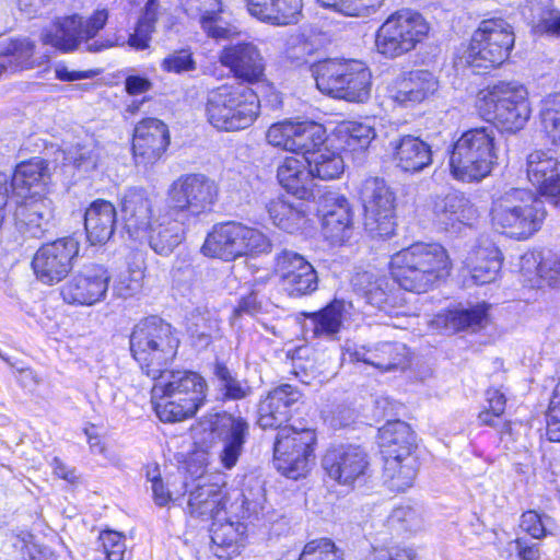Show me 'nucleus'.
Masks as SVG:
<instances>
[{"label": "nucleus", "instance_id": "6e6d98bb", "mask_svg": "<svg viewBox=\"0 0 560 560\" xmlns=\"http://www.w3.org/2000/svg\"><path fill=\"white\" fill-rule=\"evenodd\" d=\"M299 560H345L343 552L329 538H319L308 541Z\"/></svg>", "mask_w": 560, "mask_h": 560}, {"label": "nucleus", "instance_id": "412c9836", "mask_svg": "<svg viewBox=\"0 0 560 560\" xmlns=\"http://www.w3.org/2000/svg\"><path fill=\"white\" fill-rule=\"evenodd\" d=\"M170 144L167 126L160 119L145 118L135 128L132 151L138 165H152Z\"/></svg>", "mask_w": 560, "mask_h": 560}, {"label": "nucleus", "instance_id": "4be33fe9", "mask_svg": "<svg viewBox=\"0 0 560 560\" xmlns=\"http://www.w3.org/2000/svg\"><path fill=\"white\" fill-rule=\"evenodd\" d=\"M528 180L560 208V162L548 151L534 150L526 156Z\"/></svg>", "mask_w": 560, "mask_h": 560}, {"label": "nucleus", "instance_id": "423d86ee", "mask_svg": "<svg viewBox=\"0 0 560 560\" xmlns=\"http://www.w3.org/2000/svg\"><path fill=\"white\" fill-rule=\"evenodd\" d=\"M476 108L482 118L509 133L522 130L532 115L528 90L517 81H500L479 91Z\"/></svg>", "mask_w": 560, "mask_h": 560}, {"label": "nucleus", "instance_id": "a878e982", "mask_svg": "<svg viewBox=\"0 0 560 560\" xmlns=\"http://www.w3.org/2000/svg\"><path fill=\"white\" fill-rule=\"evenodd\" d=\"M463 264L472 283L482 285L497 279L502 259L499 248L490 240L480 238L471 246Z\"/></svg>", "mask_w": 560, "mask_h": 560}, {"label": "nucleus", "instance_id": "a18cd8bd", "mask_svg": "<svg viewBox=\"0 0 560 560\" xmlns=\"http://www.w3.org/2000/svg\"><path fill=\"white\" fill-rule=\"evenodd\" d=\"M488 306L477 304L470 308H458L448 311L440 319L443 320L445 328L452 331H459L465 329H480L487 324Z\"/></svg>", "mask_w": 560, "mask_h": 560}, {"label": "nucleus", "instance_id": "0e129e2a", "mask_svg": "<svg viewBox=\"0 0 560 560\" xmlns=\"http://www.w3.org/2000/svg\"><path fill=\"white\" fill-rule=\"evenodd\" d=\"M143 285V272L141 270H128L121 273L113 285L116 296L128 299L138 294Z\"/></svg>", "mask_w": 560, "mask_h": 560}, {"label": "nucleus", "instance_id": "e433bc0d", "mask_svg": "<svg viewBox=\"0 0 560 560\" xmlns=\"http://www.w3.org/2000/svg\"><path fill=\"white\" fill-rule=\"evenodd\" d=\"M279 184L299 200H306L313 194V178L305 159L285 158L277 170Z\"/></svg>", "mask_w": 560, "mask_h": 560}, {"label": "nucleus", "instance_id": "c85d7f7f", "mask_svg": "<svg viewBox=\"0 0 560 560\" xmlns=\"http://www.w3.org/2000/svg\"><path fill=\"white\" fill-rule=\"evenodd\" d=\"M186 222L167 207L165 212L154 219L142 241H147L156 254L166 256L182 243Z\"/></svg>", "mask_w": 560, "mask_h": 560}, {"label": "nucleus", "instance_id": "c9c22d12", "mask_svg": "<svg viewBox=\"0 0 560 560\" xmlns=\"http://www.w3.org/2000/svg\"><path fill=\"white\" fill-rule=\"evenodd\" d=\"M184 11L191 18H199L202 30L215 39L229 38L232 30L221 19L220 0H178Z\"/></svg>", "mask_w": 560, "mask_h": 560}, {"label": "nucleus", "instance_id": "de8ad7c7", "mask_svg": "<svg viewBox=\"0 0 560 560\" xmlns=\"http://www.w3.org/2000/svg\"><path fill=\"white\" fill-rule=\"evenodd\" d=\"M539 126L549 141L560 145V93L545 96L539 104Z\"/></svg>", "mask_w": 560, "mask_h": 560}, {"label": "nucleus", "instance_id": "ea45409f", "mask_svg": "<svg viewBox=\"0 0 560 560\" xmlns=\"http://www.w3.org/2000/svg\"><path fill=\"white\" fill-rule=\"evenodd\" d=\"M266 210L272 224L288 233L300 231L306 222V209L302 200L294 202L289 197L278 196L267 202Z\"/></svg>", "mask_w": 560, "mask_h": 560}, {"label": "nucleus", "instance_id": "b1692460", "mask_svg": "<svg viewBox=\"0 0 560 560\" xmlns=\"http://www.w3.org/2000/svg\"><path fill=\"white\" fill-rule=\"evenodd\" d=\"M323 232L334 243L343 242L349 237L353 224V212L350 202L338 192H327L319 205Z\"/></svg>", "mask_w": 560, "mask_h": 560}, {"label": "nucleus", "instance_id": "7ed1b4c3", "mask_svg": "<svg viewBox=\"0 0 560 560\" xmlns=\"http://www.w3.org/2000/svg\"><path fill=\"white\" fill-rule=\"evenodd\" d=\"M155 381L152 399L161 421L178 422L192 417L203 404L207 383L196 372L166 369Z\"/></svg>", "mask_w": 560, "mask_h": 560}, {"label": "nucleus", "instance_id": "f03ea898", "mask_svg": "<svg viewBox=\"0 0 560 560\" xmlns=\"http://www.w3.org/2000/svg\"><path fill=\"white\" fill-rule=\"evenodd\" d=\"M447 250L439 243L416 242L390 257L392 278L400 289L421 294L444 281L452 271Z\"/></svg>", "mask_w": 560, "mask_h": 560}, {"label": "nucleus", "instance_id": "2f4dec72", "mask_svg": "<svg viewBox=\"0 0 560 560\" xmlns=\"http://www.w3.org/2000/svg\"><path fill=\"white\" fill-rule=\"evenodd\" d=\"M50 182L48 164L40 159H34L16 166L9 190L19 198L43 197L42 192Z\"/></svg>", "mask_w": 560, "mask_h": 560}, {"label": "nucleus", "instance_id": "79ce46f5", "mask_svg": "<svg viewBox=\"0 0 560 560\" xmlns=\"http://www.w3.org/2000/svg\"><path fill=\"white\" fill-rule=\"evenodd\" d=\"M35 44L27 37H9L0 40V58L9 72L34 67Z\"/></svg>", "mask_w": 560, "mask_h": 560}, {"label": "nucleus", "instance_id": "c756f323", "mask_svg": "<svg viewBox=\"0 0 560 560\" xmlns=\"http://www.w3.org/2000/svg\"><path fill=\"white\" fill-rule=\"evenodd\" d=\"M301 315L304 317L303 329L306 336L335 340L343 326L346 303L334 300L317 312L302 313Z\"/></svg>", "mask_w": 560, "mask_h": 560}, {"label": "nucleus", "instance_id": "a211bd4d", "mask_svg": "<svg viewBox=\"0 0 560 560\" xmlns=\"http://www.w3.org/2000/svg\"><path fill=\"white\" fill-rule=\"evenodd\" d=\"M213 439L218 440L222 448L219 457L224 468H233L244 448L249 434L248 422L230 413L215 415L208 423Z\"/></svg>", "mask_w": 560, "mask_h": 560}, {"label": "nucleus", "instance_id": "49530a36", "mask_svg": "<svg viewBox=\"0 0 560 560\" xmlns=\"http://www.w3.org/2000/svg\"><path fill=\"white\" fill-rule=\"evenodd\" d=\"M306 163L313 179L315 177L323 180L335 179L345 170L343 160L340 154L330 150L327 144L317 153H314V155H307Z\"/></svg>", "mask_w": 560, "mask_h": 560}, {"label": "nucleus", "instance_id": "9b49d317", "mask_svg": "<svg viewBox=\"0 0 560 560\" xmlns=\"http://www.w3.org/2000/svg\"><path fill=\"white\" fill-rule=\"evenodd\" d=\"M271 248L270 240L258 229L230 221L213 226L201 249L206 256L230 261L245 255L268 254Z\"/></svg>", "mask_w": 560, "mask_h": 560}, {"label": "nucleus", "instance_id": "f3484780", "mask_svg": "<svg viewBox=\"0 0 560 560\" xmlns=\"http://www.w3.org/2000/svg\"><path fill=\"white\" fill-rule=\"evenodd\" d=\"M110 275L102 265L85 266L61 287L68 304L91 306L103 301L108 291Z\"/></svg>", "mask_w": 560, "mask_h": 560}, {"label": "nucleus", "instance_id": "052dcab7", "mask_svg": "<svg viewBox=\"0 0 560 560\" xmlns=\"http://www.w3.org/2000/svg\"><path fill=\"white\" fill-rule=\"evenodd\" d=\"M213 491H218V479H215V476L200 475L196 479V485L189 491L187 505L189 514L200 509L202 502H207L213 495Z\"/></svg>", "mask_w": 560, "mask_h": 560}, {"label": "nucleus", "instance_id": "5701e85b", "mask_svg": "<svg viewBox=\"0 0 560 560\" xmlns=\"http://www.w3.org/2000/svg\"><path fill=\"white\" fill-rule=\"evenodd\" d=\"M220 62L233 74L248 83H256L265 75V60L258 47L252 43H242L224 47Z\"/></svg>", "mask_w": 560, "mask_h": 560}, {"label": "nucleus", "instance_id": "dca6fc26", "mask_svg": "<svg viewBox=\"0 0 560 560\" xmlns=\"http://www.w3.org/2000/svg\"><path fill=\"white\" fill-rule=\"evenodd\" d=\"M80 244L73 237H62L42 245L32 260L36 279L46 285L62 281L73 269Z\"/></svg>", "mask_w": 560, "mask_h": 560}, {"label": "nucleus", "instance_id": "e2e57ef3", "mask_svg": "<svg viewBox=\"0 0 560 560\" xmlns=\"http://www.w3.org/2000/svg\"><path fill=\"white\" fill-rule=\"evenodd\" d=\"M392 527L406 532H417L422 527L423 521L420 514L410 506H398L388 517Z\"/></svg>", "mask_w": 560, "mask_h": 560}, {"label": "nucleus", "instance_id": "f8f14e48", "mask_svg": "<svg viewBox=\"0 0 560 560\" xmlns=\"http://www.w3.org/2000/svg\"><path fill=\"white\" fill-rule=\"evenodd\" d=\"M429 24L424 18L410 10H400L390 14L375 34V47L386 58H397L424 40Z\"/></svg>", "mask_w": 560, "mask_h": 560}, {"label": "nucleus", "instance_id": "3c124183", "mask_svg": "<svg viewBox=\"0 0 560 560\" xmlns=\"http://www.w3.org/2000/svg\"><path fill=\"white\" fill-rule=\"evenodd\" d=\"M214 375L225 399L241 400L252 394V387L247 382L238 380L223 363H215Z\"/></svg>", "mask_w": 560, "mask_h": 560}, {"label": "nucleus", "instance_id": "f257e3e1", "mask_svg": "<svg viewBox=\"0 0 560 560\" xmlns=\"http://www.w3.org/2000/svg\"><path fill=\"white\" fill-rule=\"evenodd\" d=\"M302 394L290 384L270 390L258 407V424L262 429H278L273 446V464L278 471L290 479L304 477L314 462L315 432L285 425L293 406Z\"/></svg>", "mask_w": 560, "mask_h": 560}, {"label": "nucleus", "instance_id": "aec40b11", "mask_svg": "<svg viewBox=\"0 0 560 560\" xmlns=\"http://www.w3.org/2000/svg\"><path fill=\"white\" fill-rule=\"evenodd\" d=\"M343 357H348L352 362H363L385 372L404 370L409 363V350L401 342L385 341L366 348L348 341L343 347Z\"/></svg>", "mask_w": 560, "mask_h": 560}, {"label": "nucleus", "instance_id": "603ef678", "mask_svg": "<svg viewBox=\"0 0 560 560\" xmlns=\"http://www.w3.org/2000/svg\"><path fill=\"white\" fill-rule=\"evenodd\" d=\"M296 275L287 272V279L280 282L281 288L290 296H302L317 289L318 278L314 267L307 262Z\"/></svg>", "mask_w": 560, "mask_h": 560}, {"label": "nucleus", "instance_id": "2eb2a0df", "mask_svg": "<svg viewBox=\"0 0 560 560\" xmlns=\"http://www.w3.org/2000/svg\"><path fill=\"white\" fill-rule=\"evenodd\" d=\"M360 198L364 209V230L373 238H387L396 229L395 196L383 179L362 183Z\"/></svg>", "mask_w": 560, "mask_h": 560}, {"label": "nucleus", "instance_id": "4d7b16f0", "mask_svg": "<svg viewBox=\"0 0 560 560\" xmlns=\"http://www.w3.org/2000/svg\"><path fill=\"white\" fill-rule=\"evenodd\" d=\"M100 159V150L93 143L78 144L65 151V161L83 172L92 171L96 167Z\"/></svg>", "mask_w": 560, "mask_h": 560}, {"label": "nucleus", "instance_id": "13d9d810", "mask_svg": "<svg viewBox=\"0 0 560 560\" xmlns=\"http://www.w3.org/2000/svg\"><path fill=\"white\" fill-rule=\"evenodd\" d=\"M97 550L106 560H124L126 553V538L121 533L106 529L100 533Z\"/></svg>", "mask_w": 560, "mask_h": 560}, {"label": "nucleus", "instance_id": "a19ab883", "mask_svg": "<svg viewBox=\"0 0 560 560\" xmlns=\"http://www.w3.org/2000/svg\"><path fill=\"white\" fill-rule=\"evenodd\" d=\"M389 457H384L383 480L392 491H405L410 488L417 476V457L405 452L399 456L389 451Z\"/></svg>", "mask_w": 560, "mask_h": 560}, {"label": "nucleus", "instance_id": "f704fd0d", "mask_svg": "<svg viewBox=\"0 0 560 560\" xmlns=\"http://www.w3.org/2000/svg\"><path fill=\"white\" fill-rule=\"evenodd\" d=\"M116 209L104 199L93 201L84 213V229L91 245H103L115 231Z\"/></svg>", "mask_w": 560, "mask_h": 560}, {"label": "nucleus", "instance_id": "cd10ccee", "mask_svg": "<svg viewBox=\"0 0 560 560\" xmlns=\"http://www.w3.org/2000/svg\"><path fill=\"white\" fill-rule=\"evenodd\" d=\"M54 212L50 199L44 196L25 198L15 209V224L22 233L39 238L51 226Z\"/></svg>", "mask_w": 560, "mask_h": 560}, {"label": "nucleus", "instance_id": "338daca9", "mask_svg": "<svg viewBox=\"0 0 560 560\" xmlns=\"http://www.w3.org/2000/svg\"><path fill=\"white\" fill-rule=\"evenodd\" d=\"M308 352L306 347L299 348L292 357V374L302 384L310 385L318 376L317 369L310 360L303 361V355Z\"/></svg>", "mask_w": 560, "mask_h": 560}, {"label": "nucleus", "instance_id": "bf43d9fd", "mask_svg": "<svg viewBox=\"0 0 560 560\" xmlns=\"http://www.w3.org/2000/svg\"><path fill=\"white\" fill-rule=\"evenodd\" d=\"M298 121L283 120L271 125L266 133L269 144L291 151L294 144Z\"/></svg>", "mask_w": 560, "mask_h": 560}, {"label": "nucleus", "instance_id": "c03bdc74", "mask_svg": "<svg viewBox=\"0 0 560 560\" xmlns=\"http://www.w3.org/2000/svg\"><path fill=\"white\" fill-rule=\"evenodd\" d=\"M327 135L323 125L314 121H298L294 144L291 152L302 154L305 162L307 155H314L326 145Z\"/></svg>", "mask_w": 560, "mask_h": 560}, {"label": "nucleus", "instance_id": "58836bf2", "mask_svg": "<svg viewBox=\"0 0 560 560\" xmlns=\"http://www.w3.org/2000/svg\"><path fill=\"white\" fill-rule=\"evenodd\" d=\"M246 526L241 522L222 518L213 522L211 527V551L221 560H231L240 553L245 539Z\"/></svg>", "mask_w": 560, "mask_h": 560}, {"label": "nucleus", "instance_id": "5fc2aeb1", "mask_svg": "<svg viewBox=\"0 0 560 560\" xmlns=\"http://www.w3.org/2000/svg\"><path fill=\"white\" fill-rule=\"evenodd\" d=\"M218 479V491H213V495L207 502H202L200 509L194 511L190 515L200 517L201 520H213L214 522L222 518L221 514L225 513L228 503V493L225 482L221 476H215Z\"/></svg>", "mask_w": 560, "mask_h": 560}, {"label": "nucleus", "instance_id": "72a5a7b5", "mask_svg": "<svg viewBox=\"0 0 560 560\" xmlns=\"http://www.w3.org/2000/svg\"><path fill=\"white\" fill-rule=\"evenodd\" d=\"M252 16L273 25L295 24L302 12V0H246Z\"/></svg>", "mask_w": 560, "mask_h": 560}, {"label": "nucleus", "instance_id": "9d476101", "mask_svg": "<svg viewBox=\"0 0 560 560\" xmlns=\"http://www.w3.org/2000/svg\"><path fill=\"white\" fill-rule=\"evenodd\" d=\"M107 20L108 12L105 9L96 10L88 20L78 13L58 18L51 27L46 30L43 40L66 52L81 46L89 52H100L116 45L108 38H95Z\"/></svg>", "mask_w": 560, "mask_h": 560}, {"label": "nucleus", "instance_id": "ddd939ff", "mask_svg": "<svg viewBox=\"0 0 560 560\" xmlns=\"http://www.w3.org/2000/svg\"><path fill=\"white\" fill-rule=\"evenodd\" d=\"M514 42L513 28L506 21L483 20L474 32L464 58L475 68L497 67L509 58Z\"/></svg>", "mask_w": 560, "mask_h": 560}, {"label": "nucleus", "instance_id": "393cba45", "mask_svg": "<svg viewBox=\"0 0 560 560\" xmlns=\"http://www.w3.org/2000/svg\"><path fill=\"white\" fill-rule=\"evenodd\" d=\"M439 88L436 78L427 70H416L396 78L388 89L389 97L400 106L421 103Z\"/></svg>", "mask_w": 560, "mask_h": 560}, {"label": "nucleus", "instance_id": "1a4fd4ad", "mask_svg": "<svg viewBox=\"0 0 560 560\" xmlns=\"http://www.w3.org/2000/svg\"><path fill=\"white\" fill-rule=\"evenodd\" d=\"M312 72L323 94L351 103H364L370 98L372 74L362 61L326 59L313 65Z\"/></svg>", "mask_w": 560, "mask_h": 560}, {"label": "nucleus", "instance_id": "7c9ffc66", "mask_svg": "<svg viewBox=\"0 0 560 560\" xmlns=\"http://www.w3.org/2000/svg\"><path fill=\"white\" fill-rule=\"evenodd\" d=\"M353 284L361 288L369 304L388 315L396 314L395 310L402 305L400 291L386 277L375 278L365 271L353 278Z\"/></svg>", "mask_w": 560, "mask_h": 560}, {"label": "nucleus", "instance_id": "8fccbe9b", "mask_svg": "<svg viewBox=\"0 0 560 560\" xmlns=\"http://www.w3.org/2000/svg\"><path fill=\"white\" fill-rule=\"evenodd\" d=\"M486 400L488 408L479 412V421L485 425L497 428L501 433L510 432L511 424L502 419L506 406L505 395L497 388H489L486 392Z\"/></svg>", "mask_w": 560, "mask_h": 560}, {"label": "nucleus", "instance_id": "69168bd1", "mask_svg": "<svg viewBox=\"0 0 560 560\" xmlns=\"http://www.w3.org/2000/svg\"><path fill=\"white\" fill-rule=\"evenodd\" d=\"M160 66L163 71L176 74L194 71L197 67L189 49H179L168 54Z\"/></svg>", "mask_w": 560, "mask_h": 560}, {"label": "nucleus", "instance_id": "37998d69", "mask_svg": "<svg viewBox=\"0 0 560 560\" xmlns=\"http://www.w3.org/2000/svg\"><path fill=\"white\" fill-rule=\"evenodd\" d=\"M382 453L389 457V451L396 455L406 456L405 452L412 454L415 447V434L410 427L404 421L387 422L381 429Z\"/></svg>", "mask_w": 560, "mask_h": 560}, {"label": "nucleus", "instance_id": "0eeeda50", "mask_svg": "<svg viewBox=\"0 0 560 560\" xmlns=\"http://www.w3.org/2000/svg\"><path fill=\"white\" fill-rule=\"evenodd\" d=\"M544 202L528 189L511 188L492 201L493 229L510 237L525 240L539 230L545 219Z\"/></svg>", "mask_w": 560, "mask_h": 560}, {"label": "nucleus", "instance_id": "473e14b6", "mask_svg": "<svg viewBox=\"0 0 560 560\" xmlns=\"http://www.w3.org/2000/svg\"><path fill=\"white\" fill-rule=\"evenodd\" d=\"M393 162L406 173H418L432 164L431 147L418 137L404 136L390 142Z\"/></svg>", "mask_w": 560, "mask_h": 560}, {"label": "nucleus", "instance_id": "bb28decb", "mask_svg": "<svg viewBox=\"0 0 560 560\" xmlns=\"http://www.w3.org/2000/svg\"><path fill=\"white\" fill-rule=\"evenodd\" d=\"M121 214L130 237L142 241L156 218L153 215V201L143 189L132 188L121 199Z\"/></svg>", "mask_w": 560, "mask_h": 560}, {"label": "nucleus", "instance_id": "680f3d73", "mask_svg": "<svg viewBox=\"0 0 560 560\" xmlns=\"http://www.w3.org/2000/svg\"><path fill=\"white\" fill-rule=\"evenodd\" d=\"M307 262L302 255L293 250L283 249L275 257V272L279 276L280 282H282L287 279V272L296 275Z\"/></svg>", "mask_w": 560, "mask_h": 560}, {"label": "nucleus", "instance_id": "4468645a", "mask_svg": "<svg viewBox=\"0 0 560 560\" xmlns=\"http://www.w3.org/2000/svg\"><path fill=\"white\" fill-rule=\"evenodd\" d=\"M218 197L214 180L203 174H185L175 179L167 190V207L180 219L189 221L211 211Z\"/></svg>", "mask_w": 560, "mask_h": 560}, {"label": "nucleus", "instance_id": "6e6552de", "mask_svg": "<svg viewBox=\"0 0 560 560\" xmlns=\"http://www.w3.org/2000/svg\"><path fill=\"white\" fill-rule=\"evenodd\" d=\"M256 93L240 83L222 84L208 92L206 117L219 131L233 132L248 128L259 115Z\"/></svg>", "mask_w": 560, "mask_h": 560}, {"label": "nucleus", "instance_id": "6ab92c4d", "mask_svg": "<svg viewBox=\"0 0 560 560\" xmlns=\"http://www.w3.org/2000/svg\"><path fill=\"white\" fill-rule=\"evenodd\" d=\"M322 466L327 476L343 486L362 478L369 467L368 455L358 446H337L327 450Z\"/></svg>", "mask_w": 560, "mask_h": 560}, {"label": "nucleus", "instance_id": "20e7f679", "mask_svg": "<svg viewBox=\"0 0 560 560\" xmlns=\"http://www.w3.org/2000/svg\"><path fill=\"white\" fill-rule=\"evenodd\" d=\"M497 130L480 126L464 131L448 148L452 176L464 183L480 182L498 164Z\"/></svg>", "mask_w": 560, "mask_h": 560}, {"label": "nucleus", "instance_id": "4c0bfd02", "mask_svg": "<svg viewBox=\"0 0 560 560\" xmlns=\"http://www.w3.org/2000/svg\"><path fill=\"white\" fill-rule=\"evenodd\" d=\"M434 212L445 229H459L457 225H470L478 217L471 201L459 191H452L434 206Z\"/></svg>", "mask_w": 560, "mask_h": 560}, {"label": "nucleus", "instance_id": "09e8293b", "mask_svg": "<svg viewBox=\"0 0 560 560\" xmlns=\"http://www.w3.org/2000/svg\"><path fill=\"white\" fill-rule=\"evenodd\" d=\"M337 136L348 151L365 150L375 137L374 128L360 121H343L337 127Z\"/></svg>", "mask_w": 560, "mask_h": 560}, {"label": "nucleus", "instance_id": "864d4df0", "mask_svg": "<svg viewBox=\"0 0 560 560\" xmlns=\"http://www.w3.org/2000/svg\"><path fill=\"white\" fill-rule=\"evenodd\" d=\"M327 9L347 16H369L376 12L384 0H317Z\"/></svg>", "mask_w": 560, "mask_h": 560}, {"label": "nucleus", "instance_id": "774afa93", "mask_svg": "<svg viewBox=\"0 0 560 560\" xmlns=\"http://www.w3.org/2000/svg\"><path fill=\"white\" fill-rule=\"evenodd\" d=\"M546 435L551 442H560V382L556 385L550 399Z\"/></svg>", "mask_w": 560, "mask_h": 560}, {"label": "nucleus", "instance_id": "39448f33", "mask_svg": "<svg viewBox=\"0 0 560 560\" xmlns=\"http://www.w3.org/2000/svg\"><path fill=\"white\" fill-rule=\"evenodd\" d=\"M130 352L141 371L155 380L176 358L179 338L176 329L160 317L151 316L135 325Z\"/></svg>", "mask_w": 560, "mask_h": 560}]
</instances>
